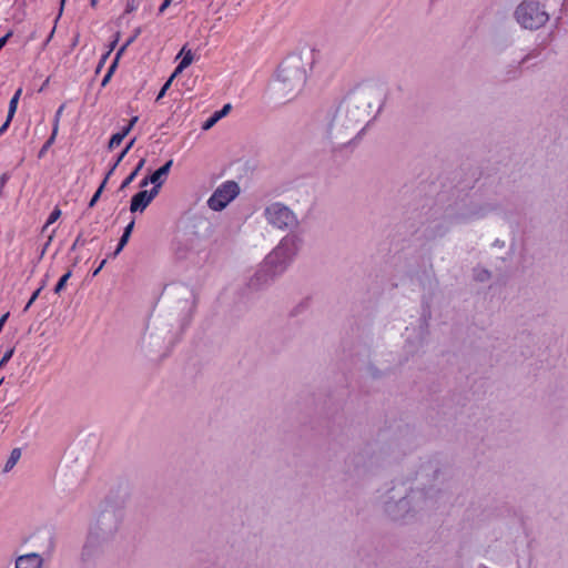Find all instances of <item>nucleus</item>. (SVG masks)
<instances>
[{
    "label": "nucleus",
    "instance_id": "f257e3e1",
    "mask_svg": "<svg viewBox=\"0 0 568 568\" xmlns=\"http://www.w3.org/2000/svg\"><path fill=\"white\" fill-rule=\"evenodd\" d=\"M297 252V239L295 236H285L281 243L267 255L265 265L272 268V273L282 272L285 264Z\"/></svg>",
    "mask_w": 568,
    "mask_h": 568
},
{
    "label": "nucleus",
    "instance_id": "f03ea898",
    "mask_svg": "<svg viewBox=\"0 0 568 568\" xmlns=\"http://www.w3.org/2000/svg\"><path fill=\"white\" fill-rule=\"evenodd\" d=\"M516 19L525 29L532 30L542 27L548 20V14L538 2L524 1L516 10Z\"/></svg>",
    "mask_w": 568,
    "mask_h": 568
},
{
    "label": "nucleus",
    "instance_id": "7ed1b4c3",
    "mask_svg": "<svg viewBox=\"0 0 568 568\" xmlns=\"http://www.w3.org/2000/svg\"><path fill=\"white\" fill-rule=\"evenodd\" d=\"M240 192L234 181H226L220 185L207 201L209 207L214 211L223 210Z\"/></svg>",
    "mask_w": 568,
    "mask_h": 568
},
{
    "label": "nucleus",
    "instance_id": "20e7f679",
    "mask_svg": "<svg viewBox=\"0 0 568 568\" xmlns=\"http://www.w3.org/2000/svg\"><path fill=\"white\" fill-rule=\"evenodd\" d=\"M265 216L270 224L281 230L290 227L296 222L293 212L280 203H274L267 206L265 210Z\"/></svg>",
    "mask_w": 568,
    "mask_h": 568
},
{
    "label": "nucleus",
    "instance_id": "39448f33",
    "mask_svg": "<svg viewBox=\"0 0 568 568\" xmlns=\"http://www.w3.org/2000/svg\"><path fill=\"white\" fill-rule=\"evenodd\" d=\"M172 164H173V160H169L164 165H162L156 171H154L150 176L144 178L141 181L140 185L142 187H144L149 183H152L153 184L152 189H156V194H159L160 187L164 183V181L171 170Z\"/></svg>",
    "mask_w": 568,
    "mask_h": 568
},
{
    "label": "nucleus",
    "instance_id": "423d86ee",
    "mask_svg": "<svg viewBox=\"0 0 568 568\" xmlns=\"http://www.w3.org/2000/svg\"><path fill=\"white\" fill-rule=\"evenodd\" d=\"M156 189H151L150 191H140L135 195H133L131 200L130 210L131 212L143 211L148 207V205L152 202V200L156 196Z\"/></svg>",
    "mask_w": 568,
    "mask_h": 568
},
{
    "label": "nucleus",
    "instance_id": "0eeeda50",
    "mask_svg": "<svg viewBox=\"0 0 568 568\" xmlns=\"http://www.w3.org/2000/svg\"><path fill=\"white\" fill-rule=\"evenodd\" d=\"M42 558L38 554H27L18 557L16 568H41Z\"/></svg>",
    "mask_w": 568,
    "mask_h": 568
},
{
    "label": "nucleus",
    "instance_id": "6e6552de",
    "mask_svg": "<svg viewBox=\"0 0 568 568\" xmlns=\"http://www.w3.org/2000/svg\"><path fill=\"white\" fill-rule=\"evenodd\" d=\"M182 57L181 61L179 62L178 67L175 68L173 72V77H176L179 73H181L183 70H185L189 65L192 64L194 60V54L191 49H187L186 45H184L180 53L178 54V58Z\"/></svg>",
    "mask_w": 568,
    "mask_h": 568
},
{
    "label": "nucleus",
    "instance_id": "1a4fd4ad",
    "mask_svg": "<svg viewBox=\"0 0 568 568\" xmlns=\"http://www.w3.org/2000/svg\"><path fill=\"white\" fill-rule=\"evenodd\" d=\"M21 94H22V88H19L14 92V94L12 95V98L9 102V109H8L9 120H12L17 112L18 103H19Z\"/></svg>",
    "mask_w": 568,
    "mask_h": 568
},
{
    "label": "nucleus",
    "instance_id": "9d476101",
    "mask_svg": "<svg viewBox=\"0 0 568 568\" xmlns=\"http://www.w3.org/2000/svg\"><path fill=\"white\" fill-rule=\"evenodd\" d=\"M144 164L145 159H141L135 169L124 179V181L121 184V189L129 186L134 181V179L136 178L141 169L144 166Z\"/></svg>",
    "mask_w": 568,
    "mask_h": 568
},
{
    "label": "nucleus",
    "instance_id": "9b49d317",
    "mask_svg": "<svg viewBox=\"0 0 568 568\" xmlns=\"http://www.w3.org/2000/svg\"><path fill=\"white\" fill-rule=\"evenodd\" d=\"M126 135H128V130H121L120 132L114 133L109 141L108 149L113 150L116 146H119Z\"/></svg>",
    "mask_w": 568,
    "mask_h": 568
},
{
    "label": "nucleus",
    "instance_id": "f8f14e48",
    "mask_svg": "<svg viewBox=\"0 0 568 568\" xmlns=\"http://www.w3.org/2000/svg\"><path fill=\"white\" fill-rule=\"evenodd\" d=\"M20 457H21L20 449L19 448H14L11 452L10 457H9V459L6 463L4 470H7V471L10 470L17 464V462L19 460Z\"/></svg>",
    "mask_w": 568,
    "mask_h": 568
},
{
    "label": "nucleus",
    "instance_id": "ddd939ff",
    "mask_svg": "<svg viewBox=\"0 0 568 568\" xmlns=\"http://www.w3.org/2000/svg\"><path fill=\"white\" fill-rule=\"evenodd\" d=\"M71 275H72V271L69 270L65 274H63L61 276V278L58 281V283H57L55 287H54V293L55 294H60L61 291L64 290V287L67 285V282L71 277Z\"/></svg>",
    "mask_w": 568,
    "mask_h": 568
},
{
    "label": "nucleus",
    "instance_id": "4468645a",
    "mask_svg": "<svg viewBox=\"0 0 568 568\" xmlns=\"http://www.w3.org/2000/svg\"><path fill=\"white\" fill-rule=\"evenodd\" d=\"M118 54H120V52ZM118 59H119V55H116V58L113 61V63L109 67L108 72L105 73V75L102 79V82H101L102 87H105L109 83V81L111 80L112 74H113V72H114V70L116 68V64H118Z\"/></svg>",
    "mask_w": 568,
    "mask_h": 568
},
{
    "label": "nucleus",
    "instance_id": "2eb2a0df",
    "mask_svg": "<svg viewBox=\"0 0 568 568\" xmlns=\"http://www.w3.org/2000/svg\"><path fill=\"white\" fill-rule=\"evenodd\" d=\"M61 216V211L58 207H54L52 212L50 213L42 231H45L49 225L53 224L59 217Z\"/></svg>",
    "mask_w": 568,
    "mask_h": 568
},
{
    "label": "nucleus",
    "instance_id": "dca6fc26",
    "mask_svg": "<svg viewBox=\"0 0 568 568\" xmlns=\"http://www.w3.org/2000/svg\"><path fill=\"white\" fill-rule=\"evenodd\" d=\"M55 138L57 136L50 135V138L45 141V143L42 145V148L40 149V151L38 153L39 159H42L47 154V152L49 151L51 145L54 143Z\"/></svg>",
    "mask_w": 568,
    "mask_h": 568
},
{
    "label": "nucleus",
    "instance_id": "f3484780",
    "mask_svg": "<svg viewBox=\"0 0 568 568\" xmlns=\"http://www.w3.org/2000/svg\"><path fill=\"white\" fill-rule=\"evenodd\" d=\"M104 186H105V181H102L101 185L99 186L97 192L91 197V200L89 202V207H93L95 205V203L98 202V200L101 196V193L103 192Z\"/></svg>",
    "mask_w": 568,
    "mask_h": 568
},
{
    "label": "nucleus",
    "instance_id": "a211bd4d",
    "mask_svg": "<svg viewBox=\"0 0 568 568\" xmlns=\"http://www.w3.org/2000/svg\"><path fill=\"white\" fill-rule=\"evenodd\" d=\"M175 77H173V74L169 78V80L163 84V87L161 88L158 97H156V102L160 101L166 93V91L169 90V88L171 87V83L173 81Z\"/></svg>",
    "mask_w": 568,
    "mask_h": 568
},
{
    "label": "nucleus",
    "instance_id": "6ab92c4d",
    "mask_svg": "<svg viewBox=\"0 0 568 568\" xmlns=\"http://www.w3.org/2000/svg\"><path fill=\"white\" fill-rule=\"evenodd\" d=\"M44 283L33 292V294L31 295L30 300L28 301L27 305L24 306V311H28L31 305L36 302V300L39 297L40 295V292L42 291V288L44 287Z\"/></svg>",
    "mask_w": 568,
    "mask_h": 568
},
{
    "label": "nucleus",
    "instance_id": "aec40b11",
    "mask_svg": "<svg viewBox=\"0 0 568 568\" xmlns=\"http://www.w3.org/2000/svg\"><path fill=\"white\" fill-rule=\"evenodd\" d=\"M221 119V113H214L211 118H209L205 123L203 124V129L207 130L213 124H215Z\"/></svg>",
    "mask_w": 568,
    "mask_h": 568
},
{
    "label": "nucleus",
    "instance_id": "412c9836",
    "mask_svg": "<svg viewBox=\"0 0 568 568\" xmlns=\"http://www.w3.org/2000/svg\"><path fill=\"white\" fill-rule=\"evenodd\" d=\"M129 239H130V236L122 234V236H121V239L119 241V244L116 246V250L114 252V255H118L123 250V247L129 242Z\"/></svg>",
    "mask_w": 568,
    "mask_h": 568
},
{
    "label": "nucleus",
    "instance_id": "4be33fe9",
    "mask_svg": "<svg viewBox=\"0 0 568 568\" xmlns=\"http://www.w3.org/2000/svg\"><path fill=\"white\" fill-rule=\"evenodd\" d=\"M13 348H10L8 349L1 357L0 359V366H2L3 364H6L13 355Z\"/></svg>",
    "mask_w": 568,
    "mask_h": 568
},
{
    "label": "nucleus",
    "instance_id": "5701e85b",
    "mask_svg": "<svg viewBox=\"0 0 568 568\" xmlns=\"http://www.w3.org/2000/svg\"><path fill=\"white\" fill-rule=\"evenodd\" d=\"M59 123H60V118L54 116V119H53V125H52V133H51V135H53V136H57V135H58V131H59Z\"/></svg>",
    "mask_w": 568,
    "mask_h": 568
},
{
    "label": "nucleus",
    "instance_id": "b1692460",
    "mask_svg": "<svg viewBox=\"0 0 568 568\" xmlns=\"http://www.w3.org/2000/svg\"><path fill=\"white\" fill-rule=\"evenodd\" d=\"M139 118L138 116H133L129 123L122 129V130H128V134L130 133V131L133 129V126L135 125V123L138 122Z\"/></svg>",
    "mask_w": 568,
    "mask_h": 568
},
{
    "label": "nucleus",
    "instance_id": "393cba45",
    "mask_svg": "<svg viewBox=\"0 0 568 568\" xmlns=\"http://www.w3.org/2000/svg\"><path fill=\"white\" fill-rule=\"evenodd\" d=\"M12 120H9V114H7V119L4 123L0 126V136L8 130Z\"/></svg>",
    "mask_w": 568,
    "mask_h": 568
},
{
    "label": "nucleus",
    "instance_id": "a878e982",
    "mask_svg": "<svg viewBox=\"0 0 568 568\" xmlns=\"http://www.w3.org/2000/svg\"><path fill=\"white\" fill-rule=\"evenodd\" d=\"M136 9L135 0H126V12H132Z\"/></svg>",
    "mask_w": 568,
    "mask_h": 568
},
{
    "label": "nucleus",
    "instance_id": "bb28decb",
    "mask_svg": "<svg viewBox=\"0 0 568 568\" xmlns=\"http://www.w3.org/2000/svg\"><path fill=\"white\" fill-rule=\"evenodd\" d=\"M133 227H134V221H131V222L125 226L123 234H124V235H128V236H131V233H132Z\"/></svg>",
    "mask_w": 568,
    "mask_h": 568
},
{
    "label": "nucleus",
    "instance_id": "cd10ccee",
    "mask_svg": "<svg viewBox=\"0 0 568 568\" xmlns=\"http://www.w3.org/2000/svg\"><path fill=\"white\" fill-rule=\"evenodd\" d=\"M105 263L106 260H102L99 266H97V268L93 271L92 275L97 276L100 273V271L104 267Z\"/></svg>",
    "mask_w": 568,
    "mask_h": 568
},
{
    "label": "nucleus",
    "instance_id": "c85d7f7f",
    "mask_svg": "<svg viewBox=\"0 0 568 568\" xmlns=\"http://www.w3.org/2000/svg\"><path fill=\"white\" fill-rule=\"evenodd\" d=\"M126 154H128L126 151L122 150L120 152V154L118 155L116 160L114 161V164L119 165Z\"/></svg>",
    "mask_w": 568,
    "mask_h": 568
},
{
    "label": "nucleus",
    "instance_id": "c756f323",
    "mask_svg": "<svg viewBox=\"0 0 568 568\" xmlns=\"http://www.w3.org/2000/svg\"><path fill=\"white\" fill-rule=\"evenodd\" d=\"M118 168V165H115L113 163V165L111 166V169L109 170V172L106 173L105 178L103 181H105V183L108 182L109 178L113 174V172L115 171V169Z\"/></svg>",
    "mask_w": 568,
    "mask_h": 568
},
{
    "label": "nucleus",
    "instance_id": "7c9ffc66",
    "mask_svg": "<svg viewBox=\"0 0 568 568\" xmlns=\"http://www.w3.org/2000/svg\"><path fill=\"white\" fill-rule=\"evenodd\" d=\"M8 317H9V313H6V314H3V315L0 317V332L2 331L3 325L6 324V322H7Z\"/></svg>",
    "mask_w": 568,
    "mask_h": 568
},
{
    "label": "nucleus",
    "instance_id": "2f4dec72",
    "mask_svg": "<svg viewBox=\"0 0 568 568\" xmlns=\"http://www.w3.org/2000/svg\"><path fill=\"white\" fill-rule=\"evenodd\" d=\"M230 109H231V105L230 104H225L222 110L216 111L215 113H221V118H222L223 115H225L230 111Z\"/></svg>",
    "mask_w": 568,
    "mask_h": 568
},
{
    "label": "nucleus",
    "instance_id": "473e14b6",
    "mask_svg": "<svg viewBox=\"0 0 568 568\" xmlns=\"http://www.w3.org/2000/svg\"><path fill=\"white\" fill-rule=\"evenodd\" d=\"M7 182H8V176H7V174H2V175L0 176V189H3V187H4V185L7 184Z\"/></svg>",
    "mask_w": 568,
    "mask_h": 568
},
{
    "label": "nucleus",
    "instance_id": "72a5a7b5",
    "mask_svg": "<svg viewBox=\"0 0 568 568\" xmlns=\"http://www.w3.org/2000/svg\"><path fill=\"white\" fill-rule=\"evenodd\" d=\"M488 277H489V274H488L487 271H483L479 274H477V278L480 280V281H484V280H486Z\"/></svg>",
    "mask_w": 568,
    "mask_h": 568
},
{
    "label": "nucleus",
    "instance_id": "f704fd0d",
    "mask_svg": "<svg viewBox=\"0 0 568 568\" xmlns=\"http://www.w3.org/2000/svg\"><path fill=\"white\" fill-rule=\"evenodd\" d=\"M9 36H10V34L8 33V34H6V36H3V37H1V38H0V50H1V49H2V47L6 44V42H7L8 38H9Z\"/></svg>",
    "mask_w": 568,
    "mask_h": 568
},
{
    "label": "nucleus",
    "instance_id": "c9c22d12",
    "mask_svg": "<svg viewBox=\"0 0 568 568\" xmlns=\"http://www.w3.org/2000/svg\"><path fill=\"white\" fill-rule=\"evenodd\" d=\"M63 109H64V104L60 105L59 109L57 110L54 116L61 118Z\"/></svg>",
    "mask_w": 568,
    "mask_h": 568
},
{
    "label": "nucleus",
    "instance_id": "e433bc0d",
    "mask_svg": "<svg viewBox=\"0 0 568 568\" xmlns=\"http://www.w3.org/2000/svg\"><path fill=\"white\" fill-rule=\"evenodd\" d=\"M134 142H135V139H132V140L128 143V145L123 149V151H126V153H128V152L130 151V149L133 146Z\"/></svg>",
    "mask_w": 568,
    "mask_h": 568
},
{
    "label": "nucleus",
    "instance_id": "4c0bfd02",
    "mask_svg": "<svg viewBox=\"0 0 568 568\" xmlns=\"http://www.w3.org/2000/svg\"><path fill=\"white\" fill-rule=\"evenodd\" d=\"M169 4H170V0H164L160 8V11L162 12Z\"/></svg>",
    "mask_w": 568,
    "mask_h": 568
}]
</instances>
